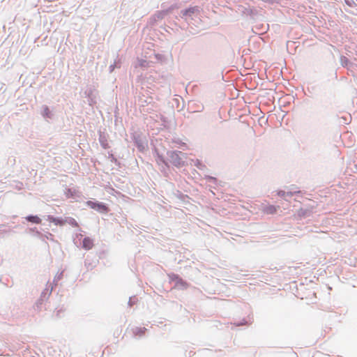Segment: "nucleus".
<instances>
[{
    "mask_svg": "<svg viewBox=\"0 0 357 357\" xmlns=\"http://www.w3.org/2000/svg\"><path fill=\"white\" fill-rule=\"evenodd\" d=\"M147 329L144 327H136L133 329V334L135 336L142 337L145 335Z\"/></svg>",
    "mask_w": 357,
    "mask_h": 357,
    "instance_id": "aec40b11",
    "label": "nucleus"
},
{
    "mask_svg": "<svg viewBox=\"0 0 357 357\" xmlns=\"http://www.w3.org/2000/svg\"><path fill=\"white\" fill-rule=\"evenodd\" d=\"M312 213V209L301 208L298 211V215L301 219H305L306 218L310 217Z\"/></svg>",
    "mask_w": 357,
    "mask_h": 357,
    "instance_id": "a211bd4d",
    "label": "nucleus"
},
{
    "mask_svg": "<svg viewBox=\"0 0 357 357\" xmlns=\"http://www.w3.org/2000/svg\"><path fill=\"white\" fill-rule=\"evenodd\" d=\"M196 166L197 168H199L200 169H202L203 167H205V165H203L201 162H197V163L196 164Z\"/></svg>",
    "mask_w": 357,
    "mask_h": 357,
    "instance_id": "473e14b6",
    "label": "nucleus"
},
{
    "mask_svg": "<svg viewBox=\"0 0 357 357\" xmlns=\"http://www.w3.org/2000/svg\"><path fill=\"white\" fill-rule=\"evenodd\" d=\"M172 10V8H169L167 10H160V11H157L153 15V17H151V20H153V21L154 22L158 21V20H162L166 15H167L169 13H170Z\"/></svg>",
    "mask_w": 357,
    "mask_h": 357,
    "instance_id": "2eb2a0df",
    "label": "nucleus"
},
{
    "mask_svg": "<svg viewBox=\"0 0 357 357\" xmlns=\"http://www.w3.org/2000/svg\"><path fill=\"white\" fill-rule=\"evenodd\" d=\"M84 264L87 267V268H89V266H91V269L93 268V266L90 263L88 262V259H85Z\"/></svg>",
    "mask_w": 357,
    "mask_h": 357,
    "instance_id": "f704fd0d",
    "label": "nucleus"
},
{
    "mask_svg": "<svg viewBox=\"0 0 357 357\" xmlns=\"http://www.w3.org/2000/svg\"><path fill=\"white\" fill-rule=\"evenodd\" d=\"M94 91L93 88L89 87L84 91V97L87 98L88 104L91 107H93L97 103V98L94 94Z\"/></svg>",
    "mask_w": 357,
    "mask_h": 357,
    "instance_id": "1a4fd4ad",
    "label": "nucleus"
},
{
    "mask_svg": "<svg viewBox=\"0 0 357 357\" xmlns=\"http://www.w3.org/2000/svg\"><path fill=\"white\" fill-rule=\"evenodd\" d=\"M344 3H346V5H347L348 6H349L351 8H353V7L357 6L354 0H344Z\"/></svg>",
    "mask_w": 357,
    "mask_h": 357,
    "instance_id": "c85d7f7f",
    "label": "nucleus"
},
{
    "mask_svg": "<svg viewBox=\"0 0 357 357\" xmlns=\"http://www.w3.org/2000/svg\"><path fill=\"white\" fill-rule=\"evenodd\" d=\"M169 279L170 282H173L174 284V287L178 290H185L187 289L190 284L183 279L178 274L171 273L168 274Z\"/></svg>",
    "mask_w": 357,
    "mask_h": 357,
    "instance_id": "423d86ee",
    "label": "nucleus"
},
{
    "mask_svg": "<svg viewBox=\"0 0 357 357\" xmlns=\"http://www.w3.org/2000/svg\"><path fill=\"white\" fill-rule=\"evenodd\" d=\"M337 77V73H335V78Z\"/></svg>",
    "mask_w": 357,
    "mask_h": 357,
    "instance_id": "37998d69",
    "label": "nucleus"
},
{
    "mask_svg": "<svg viewBox=\"0 0 357 357\" xmlns=\"http://www.w3.org/2000/svg\"><path fill=\"white\" fill-rule=\"evenodd\" d=\"M48 290H49V287H47V283H46V289H45L46 294L48 292Z\"/></svg>",
    "mask_w": 357,
    "mask_h": 357,
    "instance_id": "79ce46f5",
    "label": "nucleus"
},
{
    "mask_svg": "<svg viewBox=\"0 0 357 357\" xmlns=\"http://www.w3.org/2000/svg\"><path fill=\"white\" fill-rule=\"evenodd\" d=\"M66 177V175L57 174L53 171H46V178L49 179L50 185L55 188L66 186V181L64 178Z\"/></svg>",
    "mask_w": 357,
    "mask_h": 357,
    "instance_id": "20e7f679",
    "label": "nucleus"
},
{
    "mask_svg": "<svg viewBox=\"0 0 357 357\" xmlns=\"http://www.w3.org/2000/svg\"><path fill=\"white\" fill-rule=\"evenodd\" d=\"M86 204L91 208L103 214H106L109 211V208L107 204L96 199L89 200Z\"/></svg>",
    "mask_w": 357,
    "mask_h": 357,
    "instance_id": "0eeeda50",
    "label": "nucleus"
},
{
    "mask_svg": "<svg viewBox=\"0 0 357 357\" xmlns=\"http://www.w3.org/2000/svg\"><path fill=\"white\" fill-rule=\"evenodd\" d=\"M46 357H59L60 354L57 349H54L52 347H49L46 345Z\"/></svg>",
    "mask_w": 357,
    "mask_h": 357,
    "instance_id": "6ab92c4d",
    "label": "nucleus"
},
{
    "mask_svg": "<svg viewBox=\"0 0 357 357\" xmlns=\"http://www.w3.org/2000/svg\"><path fill=\"white\" fill-rule=\"evenodd\" d=\"M108 159H109V160L114 163L116 166H118V167H121V162L116 159V158L114 157V154L112 153V151H109L108 152V156H107Z\"/></svg>",
    "mask_w": 357,
    "mask_h": 357,
    "instance_id": "b1692460",
    "label": "nucleus"
},
{
    "mask_svg": "<svg viewBox=\"0 0 357 357\" xmlns=\"http://www.w3.org/2000/svg\"><path fill=\"white\" fill-rule=\"evenodd\" d=\"M80 245L83 249L89 250L93 246V241L91 238L85 236L82 239Z\"/></svg>",
    "mask_w": 357,
    "mask_h": 357,
    "instance_id": "4468645a",
    "label": "nucleus"
},
{
    "mask_svg": "<svg viewBox=\"0 0 357 357\" xmlns=\"http://www.w3.org/2000/svg\"><path fill=\"white\" fill-rule=\"evenodd\" d=\"M45 8H46V13H51V12H53L52 9V6H47L46 5L45 6Z\"/></svg>",
    "mask_w": 357,
    "mask_h": 357,
    "instance_id": "72a5a7b5",
    "label": "nucleus"
},
{
    "mask_svg": "<svg viewBox=\"0 0 357 357\" xmlns=\"http://www.w3.org/2000/svg\"><path fill=\"white\" fill-rule=\"evenodd\" d=\"M60 115L59 113L51 109L49 107L46 106V121H51L52 122L58 121Z\"/></svg>",
    "mask_w": 357,
    "mask_h": 357,
    "instance_id": "9b49d317",
    "label": "nucleus"
},
{
    "mask_svg": "<svg viewBox=\"0 0 357 357\" xmlns=\"http://www.w3.org/2000/svg\"><path fill=\"white\" fill-rule=\"evenodd\" d=\"M153 98L151 97L146 98V99L139 96L138 101L141 103V107H145L152 102Z\"/></svg>",
    "mask_w": 357,
    "mask_h": 357,
    "instance_id": "5701e85b",
    "label": "nucleus"
},
{
    "mask_svg": "<svg viewBox=\"0 0 357 357\" xmlns=\"http://www.w3.org/2000/svg\"><path fill=\"white\" fill-rule=\"evenodd\" d=\"M139 61V66L142 68H146L147 66V61L144 59H140Z\"/></svg>",
    "mask_w": 357,
    "mask_h": 357,
    "instance_id": "7c9ffc66",
    "label": "nucleus"
},
{
    "mask_svg": "<svg viewBox=\"0 0 357 357\" xmlns=\"http://www.w3.org/2000/svg\"><path fill=\"white\" fill-rule=\"evenodd\" d=\"M63 278V272H61L60 273H57L55 276H54V278L53 280V284L52 285H51V289H50V295L51 294V293L52 292L53 289H54V286H56L58 284V282L59 281Z\"/></svg>",
    "mask_w": 357,
    "mask_h": 357,
    "instance_id": "412c9836",
    "label": "nucleus"
},
{
    "mask_svg": "<svg viewBox=\"0 0 357 357\" xmlns=\"http://www.w3.org/2000/svg\"><path fill=\"white\" fill-rule=\"evenodd\" d=\"M276 194L280 197L286 199V196L291 197L294 195H302V191H285L283 190H278Z\"/></svg>",
    "mask_w": 357,
    "mask_h": 357,
    "instance_id": "ddd939ff",
    "label": "nucleus"
},
{
    "mask_svg": "<svg viewBox=\"0 0 357 357\" xmlns=\"http://www.w3.org/2000/svg\"><path fill=\"white\" fill-rule=\"evenodd\" d=\"M264 2L268 3H273L274 2V0H261Z\"/></svg>",
    "mask_w": 357,
    "mask_h": 357,
    "instance_id": "58836bf2",
    "label": "nucleus"
},
{
    "mask_svg": "<svg viewBox=\"0 0 357 357\" xmlns=\"http://www.w3.org/2000/svg\"><path fill=\"white\" fill-rule=\"evenodd\" d=\"M174 195L178 199H180L183 202H185L187 199L190 198L188 195L183 194L180 190H176Z\"/></svg>",
    "mask_w": 357,
    "mask_h": 357,
    "instance_id": "4be33fe9",
    "label": "nucleus"
},
{
    "mask_svg": "<svg viewBox=\"0 0 357 357\" xmlns=\"http://www.w3.org/2000/svg\"><path fill=\"white\" fill-rule=\"evenodd\" d=\"M194 354H195V352H193L192 351H189V353H188V355H187V351H185V356L186 357H191Z\"/></svg>",
    "mask_w": 357,
    "mask_h": 357,
    "instance_id": "c9c22d12",
    "label": "nucleus"
},
{
    "mask_svg": "<svg viewBox=\"0 0 357 357\" xmlns=\"http://www.w3.org/2000/svg\"><path fill=\"white\" fill-rule=\"evenodd\" d=\"M46 221L49 222L50 224L53 223L56 227L63 226L67 223L73 227H79L78 222L73 217H65L63 218L62 217H55L52 215H46Z\"/></svg>",
    "mask_w": 357,
    "mask_h": 357,
    "instance_id": "f03ea898",
    "label": "nucleus"
},
{
    "mask_svg": "<svg viewBox=\"0 0 357 357\" xmlns=\"http://www.w3.org/2000/svg\"><path fill=\"white\" fill-rule=\"evenodd\" d=\"M61 312V309L56 311V315L57 317H61V315H60Z\"/></svg>",
    "mask_w": 357,
    "mask_h": 357,
    "instance_id": "a19ab883",
    "label": "nucleus"
},
{
    "mask_svg": "<svg viewBox=\"0 0 357 357\" xmlns=\"http://www.w3.org/2000/svg\"><path fill=\"white\" fill-rule=\"evenodd\" d=\"M98 141L100 142V144L101 147L104 149H108L110 148L109 144L108 142V137L109 135L105 132V129L104 130H99L98 131Z\"/></svg>",
    "mask_w": 357,
    "mask_h": 357,
    "instance_id": "6e6552de",
    "label": "nucleus"
},
{
    "mask_svg": "<svg viewBox=\"0 0 357 357\" xmlns=\"http://www.w3.org/2000/svg\"><path fill=\"white\" fill-rule=\"evenodd\" d=\"M340 62L342 67L349 69L354 66V63H352L347 56L342 55L340 58Z\"/></svg>",
    "mask_w": 357,
    "mask_h": 357,
    "instance_id": "dca6fc26",
    "label": "nucleus"
},
{
    "mask_svg": "<svg viewBox=\"0 0 357 357\" xmlns=\"http://www.w3.org/2000/svg\"><path fill=\"white\" fill-rule=\"evenodd\" d=\"M161 120L163 123H166L167 121V117H165V116H162L161 117Z\"/></svg>",
    "mask_w": 357,
    "mask_h": 357,
    "instance_id": "ea45409f",
    "label": "nucleus"
},
{
    "mask_svg": "<svg viewBox=\"0 0 357 357\" xmlns=\"http://www.w3.org/2000/svg\"><path fill=\"white\" fill-rule=\"evenodd\" d=\"M64 187L65 188L63 190V192L68 198L77 199L79 197V192L76 190L75 188H68L66 185Z\"/></svg>",
    "mask_w": 357,
    "mask_h": 357,
    "instance_id": "f8f14e48",
    "label": "nucleus"
},
{
    "mask_svg": "<svg viewBox=\"0 0 357 357\" xmlns=\"http://www.w3.org/2000/svg\"><path fill=\"white\" fill-rule=\"evenodd\" d=\"M153 155L158 164L164 165L168 168L169 167L168 158H166L162 154L160 153L156 148L154 149Z\"/></svg>",
    "mask_w": 357,
    "mask_h": 357,
    "instance_id": "9d476101",
    "label": "nucleus"
},
{
    "mask_svg": "<svg viewBox=\"0 0 357 357\" xmlns=\"http://www.w3.org/2000/svg\"><path fill=\"white\" fill-rule=\"evenodd\" d=\"M121 67V63L117 61H114V63L109 66V72L112 73L115 68H119Z\"/></svg>",
    "mask_w": 357,
    "mask_h": 357,
    "instance_id": "393cba45",
    "label": "nucleus"
},
{
    "mask_svg": "<svg viewBox=\"0 0 357 357\" xmlns=\"http://www.w3.org/2000/svg\"><path fill=\"white\" fill-rule=\"evenodd\" d=\"M155 57L158 61H162L163 59L165 58L164 55L160 54H155Z\"/></svg>",
    "mask_w": 357,
    "mask_h": 357,
    "instance_id": "2f4dec72",
    "label": "nucleus"
},
{
    "mask_svg": "<svg viewBox=\"0 0 357 357\" xmlns=\"http://www.w3.org/2000/svg\"><path fill=\"white\" fill-rule=\"evenodd\" d=\"M137 301L138 300H137V298L136 297V296H130L129 300L128 301V307H132L135 304L137 303Z\"/></svg>",
    "mask_w": 357,
    "mask_h": 357,
    "instance_id": "a878e982",
    "label": "nucleus"
},
{
    "mask_svg": "<svg viewBox=\"0 0 357 357\" xmlns=\"http://www.w3.org/2000/svg\"><path fill=\"white\" fill-rule=\"evenodd\" d=\"M26 219L29 221L34 222V223H38L40 222V219L37 216H29L26 218Z\"/></svg>",
    "mask_w": 357,
    "mask_h": 357,
    "instance_id": "cd10ccee",
    "label": "nucleus"
},
{
    "mask_svg": "<svg viewBox=\"0 0 357 357\" xmlns=\"http://www.w3.org/2000/svg\"><path fill=\"white\" fill-rule=\"evenodd\" d=\"M52 236V234H50V232L46 231V236H45L46 239H49Z\"/></svg>",
    "mask_w": 357,
    "mask_h": 357,
    "instance_id": "4c0bfd02",
    "label": "nucleus"
},
{
    "mask_svg": "<svg viewBox=\"0 0 357 357\" xmlns=\"http://www.w3.org/2000/svg\"><path fill=\"white\" fill-rule=\"evenodd\" d=\"M200 10L201 8L199 6H190L184 9H182L178 14V17L181 19H183L188 24H189L191 20H194L195 17H199Z\"/></svg>",
    "mask_w": 357,
    "mask_h": 357,
    "instance_id": "7ed1b4c3",
    "label": "nucleus"
},
{
    "mask_svg": "<svg viewBox=\"0 0 357 357\" xmlns=\"http://www.w3.org/2000/svg\"><path fill=\"white\" fill-rule=\"evenodd\" d=\"M130 138L139 152L144 153L146 151L147 141L142 133L134 132L131 133Z\"/></svg>",
    "mask_w": 357,
    "mask_h": 357,
    "instance_id": "39448f33",
    "label": "nucleus"
},
{
    "mask_svg": "<svg viewBox=\"0 0 357 357\" xmlns=\"http://www.w3.org/2000/svg\"><path fill=\"white\" fill-rule=\"evenodd\" d=\"M206 179L208 182L212 183L215 185H217L218 182V178L212 176H206Z\"/></svg>",
    "mask_w": 357,
    "mask_h": 357,
    "instance_id": "bb28decb",
    "label": "nucleus"
},
{
    "mask_svg": "<svg viewBox=\"0 0 357 357\" xmlns=\"http://www.w3.org/2000/svg\"><path fill=\"white\" fill-rule=\"evenodd\" d=\"M287 188H288L287 191H300L298 190V188L296 185H294V184L287 187Z\"/></svg>",
    "mask_w": 357,
    "mask_h": 357,
    "instance_id": "c756f323",
    "label": "nucleus"
},
{
    "mask_svg": "<svg viewBox=\"0 0 357 357\" xmlns=\"http://www.w3.org/2000/svg\"><path fill=\"white\" fill-rule=\"evenodd\" d=\"M185 153L177 150L168 151L167 152L169 163L178 168L185 165L184 158H185Z\"/></svg>",
    "mask_w": 357,
    "mask_h": 357,
    "instance_id": "f257e3e1",
    "label": "nucleus"
},
{
    "mask_svg": "<svg viewBox=\"0 0 357 357\" xmlns=\"http://www.w3.org/2000/svg\"><path fill=\"white\" fill-rule=\"evenodd\" d=\"M246 324H247V321H245V319H243L241 321H239L237 325L238 326L245 325Z\"/></svg>",
    "mask_w": 357,
    "mask_h": 357,
    "instance_id": "e433bc0d",
    "label": "nucleus"
},
{
    "mask_svg": "<svg viewBox=\"0 0 357 357\" xmlns=\"http://www.w3.org/2000/svg\"><path fill=\"white\" fill-rule=\"evenodd\" d=\"M279 208L278 206L268 204L264 206L263 211L266 214L273 215L277 213Z\"/></svg>",
    "mask_w": 357,
    "mask_h": 357,
    "instance_id": "f3484780",
    "label": "nucleus"
}]
</instances>
